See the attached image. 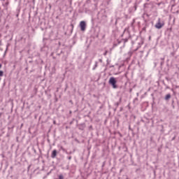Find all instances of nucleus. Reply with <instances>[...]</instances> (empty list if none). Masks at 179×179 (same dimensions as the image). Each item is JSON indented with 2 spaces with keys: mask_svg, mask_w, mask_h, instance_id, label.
<instances>
[{
  "mask_svg": "<svg viewBox=\"0 0 179 179\" xmlns=\"http://www.w3.org/2000/svg\"><path fill=\"white\" fill-rule=\"evenodd\" d=\"M108 83L110 86H112L113 89H118V85H117V78L110 77L109 78Z\"/></svg>",
  "mask_w": 179,
  "mask_h": 179,
  "instance_id": "1",
  "label": "nucleus"
},
{
  "mask_svg": "<svg viewBox=\"0 0 179 179\" xmlns=\"http://www.w3.org/2000/svg\"><path fill=\"white\" fill-rule=\"evenodd\" d=\"M164 26V22L162 21V19L158 18L157 22L155 25V29H158V30H160L162 27Z\"/></svg>",
  "mask_w": 179,
  "mask_h": 179,
  "instance_id": "2",
  "label": "nucleus"
},
{
  "mask_svg": "<svg viewBox=\"0 0 179 179\" xmlns=\"http://www.w3.org/2000/svg\"><path fill=\"white\" fill-rule=\"evenodd\" d=\"M138 8V3H135L134 6L133 7H130L128 10L129 13L131 15V13H134Z\"/></svg>",
  "mask_w": 179,
  "mask_h": 179,
  "instance_id": "3",
  "label": "nucleus"
},
{
  "mask_svg": "<svg viewBox=\"0 0 179 179\" xmlns=\"http://www.w3.org/2000/svg\"><path fill=\"white\" fill-rule=\"evenodd\" d=\"M80 27L81 31H85V30H86V22L81 21L80 22Z\"/></svg>",
  "mask_w": 179,
  "mask_h": 179,
  "instance_id": "4",
  "label": "nucleus"
},
{
  "mask_svg": "<svg viewBox=\"0 0 179 179\" xmlns=\"http://www.w3.org/2000/svg\"><path fill=\"white\" fill-rule=\"evenodd\" d=\"M138 40H140V41L138 43V46L134 51H138V50H139V48H141V45H142V44H143V39H142V38H139Z\"/></svg>",
  "mask_w": 179,
  "mask_h": 179,
  "instance_id": "5",
  "label": "nucleus"
},
{
  "mask_svg": "<svg viewBox=\"0 0 179 179\" xmlns=\"http://www.w3.org/2000/svg\"><path fill=\"white\" fill-rule=\"evenodd\" d=\"M86 128V124L85 123H82L78 124V129L80 131H83Z\"/></svg>",
  "mask_w": 179,
  "mask_h": 179,
  "instance_id": "6",
  "label": "nucleus"
},
{
  "mask_svg": "<svg viewBox=\"0 0 179 179\" xmlns=\"http://www.w3.org/2000/svg\"><path fill=\"white\" fill-rule=\"evenodd\" d=\"M57 150H53L51 154L52 159H55V157H57Z\"/></svg>",
  "mask_w": 179,
  "mask_h": 179,
  "instance_id": "7",
  "label": "nucleus"
},
{
  "mask_svg": "<svg viewBox=\"0 0 179 179\" xmlns=\"http://www.w3.org/2000/svg\"><path fill=\"white\" fill-rule=\"evenodd\" d=\"M171 99V94H168L165 96L164 100L169 101Z\"/></svg>",
  "mask_w": 179,
  "mask_h": 179,
  "instance_id": "8",
  "label": "nucleus"
},
{
  "mask_svg": "<svg viewBox=\"0 0 179 179\" xmlns=\"http://www.w3.org/2000/svg\"><path fill=\"white\" fill-rule=\"evenodd\" d=\"M163 65H164V57H162L160 59V66L162 68V66H163Z\"/></svg>",
  "mask_w": 179,
  "mask_h": 179,
  "instance_id": "9",
  "label": "nucleus"
},
{
  "mask_svg": "<svg viewBox=\"0 0 179 179\" xmlns=\"http://www.w3.org/2000/svg\"><path fill=\"white\" fill-rule=\"evenodd\" d=\"M121 101H122V98L120 97L119 101L115 103V106H116V108L117 107H118V106H120V104H121Z\"/></svg>",
  "mask_w": 179,
  "mask_h": 179,
  "instance_id": "10",
  "label": "nucleus"
},
{
  "mask_svg": "<svg viewBox=\"0 0 179 179\" xmlns=\"http://www.w3.org/2000/svg\"><path fill=\"white\" fill-rule=\"evenodd\" d=\"M124 17L126 20H128V19H131V16H129L128 14L124 13Z\"/></svg>",
  "mask_w": 179,
  "mask_h": 179,
  "instance_id": "11",
  "label": "nucleus"
},
{
  "mask_svg": "<svg viewBox=\"0 0 179 179\" xmlns=\"http://www.w3.org/2000/svg\"><path fill=\"white\" fill-rule=\"evenodd\" d=\"M98 64H99V62H95V64H94V67L92 68V70H93V71H94V70L96 69V68L97 66H98Z\"/></svg>",
  "mask_w": 179,
  "mask_h": 179,
  "instance_id": "12",
  "label": "nucleus"
},
{
  "mask_svg": "<svg viewBox=\"0 0 179 179\" xmlns=\"http://www.w3.org/2000/svg\"><path fill=\"white\" fill-rule=\"evenodd\" d=\"M132 54H134V52L129 51V52L127 53V55H128V57H132Z\"/></svg>",
  "mask_w": 179,
  "mask_h": 179,
  "instance_id": "13",
  "label": "nucleus"
},
{
  "mask_svg": "<svg viewBox=\"0 0 179 179\" xmlns=\"http://www.w3.org/2000/svg\"><path fill=\"white\" fill-rule=\"evenodd\" d=\"M59 178L58 179H64V175L61 174V175H59Z\"/></svg>",
  "mask_w": 179,
  "mask_h": 179,
  "instance_id": "14",
  "label": "nucleus"
},
{
  "mask_svg": "<svg viewBox=\"0 0 179 179\" xmlns=\"http://www.w3.org/2000/svg\"><path fill=\"white\" fill-rule=\"evenodd\" d=\"M174 55H176V52L175 51L171 52V57H174Z\"/></svg>",
  "mask_w": 179,
  "mask_h": 179,
  "instance_id": "15",
  "label": "nucleus"
},
{
  "mask_svg": "<svg viewBox=\"0 0 179 179\" xmlns=\"http://www.w3.org/2000/svg\"><path fill=\"white\" fill-rule=\"evenodd\" d=\"M171 106H172V108H176V106H174V101H172V103H171Z\"/></svg>",
  "mask_w": 179,
  "mask_h": 179,
  "instance_id": "16",
  "label": "nucleus"
},
{
  "mask_svg": "<svg viewBox=\"0 0 179 179\" xmlns=\"http://www.w3.org/2000/svg\"><path fill=\"white\" fill-rule=\"evenodd\" d=\"M122 41H123L124 43H128V38L122 39Z\"/></svg>",
  "mask_w": 179,
  "mask_h": 179,
  "instance_id": "17",
  "label": "nucleus"
},
{
  "mask_svg": "<svg viewBox=\"0 0 179 179\" xmlns=\"http://www.w3.org/2000/svg\"><path fill=\"white\" fill-rule=\"evenodd\" d=\"M118 20H120V17L116 18L115 24H117V23H118Z\"/></svg>",
  "mask_w": 179,
  "mask_h": 179,
  "instance_id": "18",
  "label": "nucleus"
},
{
  "mask_svg": "<svg viewBox=\"0 0 179 179\" xmlns=\"http://www.w3.org/2000/svg\"><path fill=\"white\" fill-rule=\"evenodd\" d=\"M1 76H3V72L2 71H0V78Z\"/></svg>",
  "mask_w": 179,
  "mask_h": 179,
  "instance_id": "19",
  "label": "nucleus"
},
{
  "mask_svg": "<svg viewBox=\"0 0 179 179\" xmlns=\"http://www.w3.org/2000/svg\"><path fill=\"white\" fill-rule=\"evenodd\" d=\"M106 1H107L108 5H110V3H111V0H106Z\"/></svg>",
  "mask_w": 179,
  "mask_h": 179,
  "instance_id": "20",
  "label": "nucleus"
},
{
  "mask_svg": "<svg viewBox=\"0 0 179 179\" xmlns=\"http://www.w3.org/2000/svg\"><path fill=\"white\" fill-rule=\"evenodd\" d=\"M67 159H68V160H71L72 157H71V156H69V157H67Z\"/></svg>",
  "mask_w": 179,
  "mask_h": 179,
  "instance_id": "21",
  "label": "nucleus"
},
{
  "mask_svg": "<svg viewBox=\"0 0 179 179\" xmlns=\"http://www.w3.org/2000/svg\"><path fill=\"white\" fill-rule=\"evenodd\" d=\"M89 129H93V126L90 125V126L89 127Z\"/></svg>",
  "mask_w": 179,
  "mask_h": 179,
  "instance_id": "22",
  "label": "nucleus"
},
{
  "mask_svg": "<svg viewBox=\"0 0 179 179\" xmlns=\"http://www.w3.org/2000/svg\"><path fill=\"white\" fill-rule=\"evenodd\" d=\"M129 131H134L131 128V126H129Z\"/></svg>",
  "mask_w": 179,
  "mask_h": 179,
  "instance_id": "23",
  "label": "nucleus"
},
{
  "mask_svg": "<svg viewBox=\"0 0 179 179\" xmlns=\"http://www.w3.org/2000/svg\"><path fill=\"white\" fill-rule=\"evenodd\" d=\"M118 45L117 43L113 44V47H117Z\"/></svg>",
  "mask_w": 179,
  "mask_h": 179,
  "instance_id": "24",
  "label": "nucleus"
},
{
  "mask_svg": "<svg viewBox=\"0 0 179 179\" xmlns=\"http://www.w3.org/2000/svg\"><path fill=\"white\" fill-rule=\"evenodd\" d=\"M176 140V136L172 138L171 141H175Z\"/></svg>",
  "mask_w": 179,
  "mask_h": 179,
  "instance_id": "25",
  "label": "nucleus"
},
{
  "mask_svg": "<svg viewBox=\"0 0 179 179\" xmlns=\"http://www.w3.org/2000/svg\"><path fill=\"white\" fill-rule=\"evenodd\" d=\"M66 154L67 155H72V152H66Z\"/></svg>",
  "mask_w": 179,
  "mask_h": 179,
  "instance_id": "26",
  "label": "nucleus"
},
{
  "mask_svg": "<svg viewBox=\"0 0 179 179\" xmlns=\"http://www.w3.org/2000/svg\"><path fill=\"white\" fill-rule=\"evenodd\" d=\"M155 66H157V63L155 62Z\"/></svg>",
  "mask_w": 179,
  "mask_h": 179,
  "instance_id": "27",
  "label": "nucleus"
},
{
  "mask_svg": "<svg viewBox=\"0 0 179 179\" xmlns=\"http://www.w3.org/2000/svg\"><path fill=\"white\" fill-rule=\"evenodd\" d=\"M16 17H19V13H17V14L16 15Z\"/></svg>",
  "mask_w": 179,
  "mask_h": 179,
  "instance_id": "28",
  "label": "nucleus"
},
{
  "mask_svg": "<svg viewBox=\"0 0 179 179\" xmlns=\"http://www.w3.org/2000/svg\"><path fill=\"white\" fill-rule=\"evenodd\" d=\"M6 5H9V2H6Z\"/></svg>",
  "mask_w": 179,
  "mask_h": 179,
  "instance_id": "29",
  "label": "nucleus"
},
{
  "mask_svg": "<svg viewBox=\"0 0 179 179\" xmlns=\"http://www.w3.org/2000/svg\"><path fill=\"white\" fill-rule=\"evenodd\" d=\"M1 68H2V64H0V69H1Z\"/></svg>",
  "mask_w": 179,
  "mask_h": 179,
  "instance_id": "30",
  "label": "nucleus"
},
{
  "mask_svg": "<svg viewBox=\"0 0 179 179\" xmlns=\"http://www.w3.org/2000/svg\"><path fill=\"white\" fill-rule=\"evenodd\" d=\"M161 4H162L161 3H158V6H160Z\"/></svg>",
  "mask_w": 179,
  "mask_h": 179,
  "instance_id": "31",
  "label": "nucleus"
},
{
  "mask_svg": "<svg viewBox=\"0 0 179 179\" xmlns=\"http://www.w3.org/2000/svg\"><path fill=\"white\" fill-rule=\"evenodd\" d=\"M121 43V41H118V44H120Z\"/></svg>",
  "mask_w": 179,
  "mask_h": 179,
  "instance_id": "32",
  "label": "nucleus"
},
{
  "mask_svg": "<svg viewBox=\"0 0 179 179\" xmlns=\"http://www.w3.org/2000/svg\"><path fill=\"white\" fill-rule=\"evenodd\" d=\"M31 62H33L32 61H29V64H31Z\"/></svg>",
  "mask_w": 179,
  "mask_h": 179,
  "instance_id": "33",
  "label": "nucleus"
},
{
  "mask_svg": "<svg viewBox=\"0 0 179 179\" xmlns=\"http://www.w3.org/2000/svg\"><path fill=\"white\" fill-rule=\"evenodd\" d=\"M36 1V0H33V3H34V2Z\"/></svg>",
  "mask_w": 179,
  "mask_h": 179,
  "instance_id": "34",
  "label": "nucleus"
},
{
  "mask_svg": "<svg viewBox=\"0 0 179 179\" xmlns=\"http://www.w3.org/2000/svg\"><path fill=\"white\" fill-rule=\"evenodd\" d=\"M71 27H73V24H71Z\"/></svg>",
  "mask_w": 179,
  "mask_h": 179,
  "instance_id": "35",
  "label": "nucleus"
},
{
  "mask_svg": "<svg viewBox=\"0 0 179 179\" xmlns=\"http://www.w3.org/2000/svg\"><path fill=\"white\" fill-rule=\"evenodd\" d=\"M56 19H58V16L56 17Z\"/></svg>",
  "mask_w": 179,
  "mask_h": 179,
  "instance_id": "36",
  "label": "nucleus"
},
{
  "mask_svg": "<svg viewBox=\"0 0 179 179\" xmlns=\"http://www.w3.org/2000/svg\"><path fill=\"white\" fill-rule=\"evenodd\" d=\"M135 100H138V98H136Z\"/></svg>",
  "mask_w": 179,
  "mask_h": 179,
  "instance_id": "37",
  "label": "nucleus"
},
{
  "mask_svg": "<svg viewBox=\"0 0 179 179\" xmlns=\"http://www.w3.org/2000/svg\"><path fill=\"white\" fill-rule=\"evenodd\" d=\"M53 124H55V121L53 122Z\"/></svg>",
  "mask_w": 179,
  "mask_h": 179,
  "instance_id": "38",
  "label": "nucleus"
},
{
  "mask_svg": "<svg viewBox=\"0 0 179 179\" xmlns=\"http://www.w3.org/2000/svg\"><path fill=\"white\" fill-rule=\"evenodd\" d=\"M35 153H36V150H34V151Z\"/></svg>",
  "mask_w": 179,
  "mask_h": 179,
  "instance_id": "39",
  "label": "nucleus"
},
{
  "mask_svg": "<svg viewBox=\"0 0 179 179\" xmlns=\"http://www.w3.org/2000/svg\"><path fill=\"white\" fill-rule=\"evenodd\" d=\"M107 53H104V55H106Z\"/></svg>",
  "mask_w": 179,
  "mask_h": 179,
  "instance_id": "40",
  "label": "nucleus"
},
{
  "mask_svg": "<svg viewBox=\"0 0 179 179\" xmlns=\"http://www.w3.org/2000/svg\"><path fill=\"white\" fill-rule=\"evenodd\" d=\"M70 103H72V101H70Z\"/></svg>",
  "mask_w": 179,
  "mask_h": 179,
  "instance_id": "41",
  "label": "nucleus"
},
{
  "mask_svg": "<svg viewBox=\"0 0 179 179\" xmlns=\"http://www.w3.org/2000/svg\"><path fill=\"white\" fill-rule=\"evenodd\" d=\"M103 108L102 106L100 107V108Z\"/></svg>",
  "mask_w": 179,
  "mask_h": 179,
  "instance_id": "42",
  "label": "nucleus"
},
{
  "mask_svg": "<svg viewBox=\"0 0 179 179\" xmlns=\"http://www.w3.org/2000/svg\"><path fill=\"white\" fill-rule=\"evenodd\" d=\"M117 108L115 109V111H116Z\"/></svg>",
  "mask_w": 179,
  "mask_h": 179,
  "instance_id": "43",
  "label": "nucleus"
},
{
  "mask_svg": "<svg viewBox=\"0 0 179 179\" xmlns=\"http://www.w3.org/2000/svg\"><path fill=\"white\" fill-rule=\"evenodd\" d=\"M1 77H0V81H1Z\"/></svg>",
  "mask_w": 179,
  "mask_h": 179,
  "instance_id": "44",
  "label": "nucleus"
}]
</instances>
